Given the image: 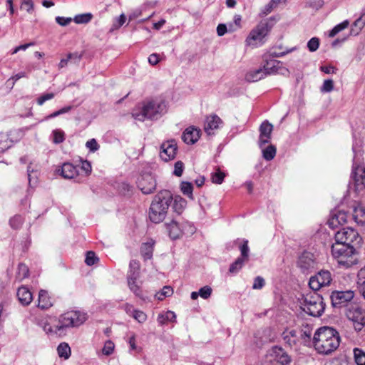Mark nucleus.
Here are the masks:
<instances>
[{"instance_id":"f257e3e1","label":"nucleus","mask_w":365,"mask_h":365,"mask_svg":"<svg viewBox=\"0 0 365 365\" xmlns=\"http://www.w3.org/2000/svg\"><path fill=\"white\" fill-rule=\"evenodd\" d=\"M339 334L331 327H323L314 333L313 345L319 354H329L339 347Z\"/></svg>"},{"instance_id":"f03ea898","label":"nucleus","mask_w":365,"mask_h":365,"mask_svg":"<svg viewBox=\"0 0 365 365\" xmlns=\"http://www.w3.org/2000/svg\"><path fill=\"white\" fill-rule=\"evenodd\" d=\"M166 113L165 101L155 98L145 101L142 106L132 112V117L138 121L143 122L145 119L157 120Z\"/></svg>"},{"instance_id":"7ed1b4c3","label":"nucleus","mask_w":365,"mask_h":365,"mask_svg":"<svg viewBox=\"0 0 365 365\" xmlns=\"http://www.w3.org/2000/svg\"><path fill=\"white\" fill-rule=\"evenodd\" d=\"M173 197L172 193L167 190L160 191L153 198L150 210L149 218L154 223L163 222L173 202Z\"/></svg>"},{"instance_id":"20e7f679","label":"nucleus","mask_w":365,"mask_h":365,"mask_svg":"<svg viewBox=\"0 0 365 365\" xmlns=\"http://www.w3.org/2000/svg\"><path fill=\"white\" fill-rule=\"evenodd\" d=\"M277 20L274 17L261 21L257 26L251 31L247 38L248 44H253L254 41H261L272 30Z\"/></svg>"},{"instance_id":"39448f33","label":"nucleus","mask_w":365,"mask_h":365,"mask_svg":"<svg viewBox=\"0 0 365 365\" xmlns=\"http://www.w3.org/2000/svg\"><path fill=\"white\" fill-rule=\"evenodd\" d=\"M86 319L87 315L86 313L79 311H71L61 315L58 322L63 335L65 334L66 328L78 327L84 323Z\"/></svg>"},{"instance_id":"423d86ee","label":"nucleus","mask_w":365,"mask_h":365,"mask_svg":"<svg viewBox=\"0 0 365 365\" xmlns=\"http://www.w3.org/2000/svg\"><path fill=\"white\" fill-rule=\"evenodd\" d=\"M346 316L353 322L354 328L356 331H360L365 327V309L358 305H349L346 310Z\"/></svg>"},{"instance_id":"0eeeda50","label":"nucleus","mask_w":365,"mask_h":365,"mask_svg":"<svg viewBox=\"0 0 365 365\" xmlns=\"http://www.w3.org/2000/svg\"><path fill=\"white\" fill-rule=\"evenodd\" d=\"M264 361L276 365H287L290 363L291 357L282 348L274 346L267 351Z\"/></svg>"},{"instance_id":"6e6552de","label":"nucleus","mask_w":365,"mask_h":365,"mask_svg":"<svg viewBox=\"0 0 365 365\" xmlns=\"http://www.w3.org/2000/svg\"><path fill=\"white\" fill-rule=\"evenodd\" d=\"M354 245H349L340 242H336L331 246V253L335 258H339L338 262L343 265L349 266V264L343 259L344 257H351L354 252Z\"/></svg>"},{"instance_id":"1a4fd4ad","label":"nucleus","mask_w":365,"mask_h":365,"mask_svg":"<svg viewBox=\"0 0 365 365\" xmlns=\"http://www.w3.org/2000/svg\"><path fill=\"white\" fill-rule=\"evenodd\" d=\"M335 240L349 245L358 244L361 241L358 232L350 227L343 228L339 230L335 235Z\"/></svg>"},{"instance_id":"9d476101","label":"nucleus","mask_w":365,"mask_h":365,"mask_svg":"<svg viewBox=\"0 0 365 365\" xmlns=\"http://www.w3.org/2000/svg\"><path fill=\"white\" fill-rule=\"evenodd\" d=\"M331 280V272L322 269L310 278L309 285L312 290L317 291L322 287L329 285Z\"/></svg>"},{"instance_id":"9b49d317","label":"nucleus","mask_w":365,"mask_h":365,"mask_svg":"<svg viewBox=\"0 0 365 365\" xmlns=\"http://www.w3.org/2000/svg\"><path fill=\"white\" fill-rule=\"evenodd\" d=\"M167 231L168 232L169 236L173 240L179 238L185 232L186 227H189V233L193 234L195 231V228L186 222L184 225H180L179 222L175 220H172L170 222L165 223Z\"/></svg>"},{"instance_id":"f8f14e48","label":"nucleus","mask_w":365,"mask_h":365,"mask_svg":"<svg viewBox=\"0 0 365 365\" xmlns=\"http://www.w3.org/2000/svg\"><path fill=\"white\" fill-rule=\"evenodd\" d=\"M354 297V293L351 290L334 291L330 295L331 304L334 307H341L346 305Z\"/></svg>"},{"instance_id":"ddd939ff","label":"nucleus","mask_w":365,"mask_h":365,"mask_svg":"<svg viewBox=\"0 0 365 365\" xmlns=\"http://www.w3.org/2000/svg\"><path fill=\"white\" fill-rule=\"evenodd\" d=\"M178 145L175 140L163 142L160 145V158L165 162L173 160L177 153Z\"/></svg>"},{"instance_id":"4468645a","label":"nucleus","mask_w":365,"mask_h":365,"mask_svg":"<svg viewBox=\"0 0 365 365\" xmlns=\"http://www.w3.org/2000/svg\"><path fill=\"white\" fill-rule=\"evenodd\" d=\"M138 186L144 194H150L156 188V180L153 175L145 173L139 178Z\"/></svg>"},{"instance_id":"2eb2a0df","label":"nucleus","mask_w":365,"mask_h":365,"mask_svg":"<svg viewBox=\"0 0 365 365\" xmlns=\"http://www.w3.org/2000/svg\"><path fill=\"white\" fill-rule=\"evenodd\" d=\"M273 130V125L267 120L264 121L259 127V144L260 147H262L265 144L269 142L271 138L272 132Z\"/></svg>"},{"instance_id":"dca6fc26","label":"nucleus","mask_w":365,"mask_h":365,"mask_svg":"<svg viewBox=\"0 0 365 365\" xmlns=\"http://www.w3.org/2000/svg\"><path fill=\"white\" fill-rule=\"evenodd\" d=\"M222 123V120L217 115L207 116L205 123L204 130L208 135H212L215 133V130L217 129Z\"/></svg>"},{"instance_id":"f3484780","label":"nucleus","mask_w":365,"mask_h":365,"mask_svg":"<svg viewBox=\"0 0 365 365\" xmlns=\"http://www.w3.org/2000/svg\"><path fill=\"white\" fill-rule=\"evenodd\" d=\"M200 129L189 127L184 131L182 139L187 144H194L200 138Z\"/></svg>"},{"instance_id":"a211bd4d","label":"nucleus","mask_w":365,"mask_h":365,"mask_svg":"<svg viewBox=\"0 0 365 365\" xmlns=\"http://www.w3.org/2000/svg\"><path fill=\"white\" fill-rule=\"evenodd\" d=\"M298 266L303 270L306 271L314 267L313 255L309 252H304L302 254L298 259Z\"/></svg>"},{"instance_id":"6ab92c4d","label":"nucleus","mask_w":365,"mask_h":365,"mask_svg":"<svg viewBox=\"0 0 365 365\" xmlns=\"http://www.w3.org/2000/svg\"><path fill=\"white\" fill-rule=\"evenodd\" d=\"M351 178L354 179L356 186L365 187V168L357 166L353 168Z\"/></svg>"},{"instance_id":"aec40b11","label":"nucleus","mask_w":365,"mask_h":365,"mask_svg":"<svg viewBox=\"0 0 365 365\" xmlns=\"http://www.w3.org/2000/svg\"><path fill=\"white\" fill-rule=\"evenodd\" d=\"M325 304L322 299L319 302H317V303L314 305L312 304V306L307 307V308H303V310L310 316L319 317L323 314Z\"/></svg>"},{"instance_id":"412c9836","label":"nucleus","mask_w":365,"mask_h":365,"mask_svg":"<svg viewBox=\"0 0 365 365\" xmlns=\"http://www.w3.org/2000/svg\"><path fill=\"white\" fill-rule=\"evenodd\" d=\"M43 329L46 334H56L58 336H62L61 329L59 327L58 322L56 319H51V322H46L43 325Z\"/></svg>"},{"instance_id":"4be33fe9","label":"nucleus","mask_w":365,"mask_h":365,"mask_svg":"<svg viewBox=\"0 0 365 365\" xmlns=\"http://www.w3.org/2000/svg\"><path fill=\"white\" fill-rule=\"evenodd\" d=\"M17 297L20 303L24 306L29 305L32 301V294L24 287L19 288Z\"/></svg>"},{"instance_id":"5701e85b","label":"nucleus","mask_w":365,"mask_h":365,"mask_svg":"<svg viewBox=\"0 0 365 365\" xmlns=\"http://www.w3.org/2000/svg\"><path fill=\"white\" fill-rule=\"evenodd\" d=\"M78 169L73 164L65 163L61 168V175L64 178L71 179L78 175Z\"/></svg>"},{"instance_id":"b1692460","label":"nucleus","mask_w":365,"mask_h":365,"mask_svg":"<svg viewBox=\"0 0 365 365\" xmlns=\"http://www.w3.org/2000/svg\"><path fill=\"white\" fill-rule=\"evenodd\" d=\"M139 277H136V274L133 276H128V285L131 292H133L135 296L142 297V291L139 284L136 283V280Z\"/></svg>"},{"instance_id":"393cba45","label":"nucleus","mask_w":365,"mask_h":365,"mask_svg":"<svg viewBox=\"0 0 365 365\" xmlns=\"http://www.w3.org/2000/svg\"><path fill=\"white\" fill-rule=\"evenodd\" d=\"M52 303L46 291L41 290L38 294V307L42 309H46L51 307Z\"/></svg>"},{"instance_id":"a878e982","label":"nucleus","mask_w":365,"mask_h":365,"mask_svg":"<svg viewBox=\"0 0 365 365\" xmlns=\"http://www.w3.org/2000/svg\"><path fill=\"white\" fill-rule=\"evenodd\" d=\"M267 75L264 68H258L257 70L249 72L246 74L245 78L250 82L257 81Z\"/></svg>"},{"instance_id":"bb28decb","label":"nucleus","mask_w":365,"mask_h":365,"mask_svg":"<svg viewBox=\"0 0 365 365\" xmlns=\"http://www.w3.org/2000/svg\"><path fill=\"white\" fill-rule=\"evenodd\" d=\"M300 337L304 345L310 346L311 344H313V339H312V329L308 324L304 326L302 329Z\"/></svg>"},{"instance_id":"cd10ccee","label":"nucleus","mask_w":365,"mask_h":365,"mask_svg":"<svg viewBox=\"0 0 365 365\" xmlns=\"http://www.w3.org/2000/svg\"><path fill=\"white\" fill-rule=\"evenodd\" d=\"M356 283L359 292L365 299V267L359 271Z\"/></svg>"},{"instance_id":"c85d7f7f","label":"nucleus","mask_w":365,"mask_h":365,"mask_svg":"<svg viewBox=\"0 0 365 365\" xmlns=\"http://www.w3.org/2000/svg\"><path fill=\"white\" fill-rule=\"evenodd\" d=\"M154 242L143 243L140 247V252L145 259H150L153 256Z\"/></svg>"},{"instance_id":"c756f323","label":"nucleus","mask_w":365,"mask_h":365,"mask_svg":"<svg viewBox=\"0 0 365 365\" xmlns=\"http://www.w3.org/2000/svg\"><path fill=\"white\" fill-rule=\"evenodd\" d=\"M282 62L277 60L267 61L266 64L264 66V70L267 75L275 73L280 68Z\"/></svg>"},{"instance_id":"7c9ffc66","label":"nucleus","mask_w":365,"mask_h":365,"mask_svg":"<svg viewBox=\"0 0 365 365\" xmlns=\"http://www.w3.org/2000/svg\"><path fill=\"white\" fill-rule=\"evenodd\" d=\"M173 201V209L174 212H175L178 215H180L186 205V201L180 196L175 197Z\"/></svg>"},{"instance_id":"2f4dec72","label":"nucleus","mask_w":365,"mask_h":365,"mask_svg":"<svg viewBox=\"0 0 365 365\" xmlns=\"http://www.w3.org/2000/svg\"><path fill=\"white\" fill-rule=\"evenodd\" d=\"M58 354L61 358L68 359L71 356V348L66 342L61 343L57 348Z\"/></svg>"},{"instance_id":"473e14b6","label":"nucleus","mask_w":365,"mask_h":365,"mask_svg":"<svg viewBox=\"0 0 365 365\" xmlns=\"http://www.w3.org/2000/svg\"><path fill=\"white\" fill-rule=\"evenodd\" d=\"M347 221V215L344 212H338L334 214L331 219L329 220L331 225H336V223L342 225Z\"/></svg>"},{"instance_id":"72a5a7b5","label":"nucleus","mask_w":365,"mask_h":365,"mask_svg":"<svg viewBox=\"0 0 365 365\" xmlns=\"http://www.w3.org/2000/svg\"><path fill=\"white\" fill-rule=\"evenodd\" d=\"M354 358L356 365H365V351L359 348L353 349Z\"/></svg>"},{"instance_id":"f704fd0d","label":"nucleus","mask_w":365,"mask_h":365,"mask_svg":"<svg viewBox=\"0 0 365 365\" xmlns=\"http://www.w3.org/2000/svg\"><path fill=\"white\" fill-rule=\"evenodd\" d=\"M93 19V14L91 13H86L78 14L73 18V21L76 24H83L89 23Z\"/></svg>"},{"instance_id":"c9c22d12","label":"nucleus","mask_w":365,"mask_h":365,"mask_svg":"<svg viewBox=\"0 0 365 365\" xmlns=\"http://www.w3.org/2000/svg\"><path fill=\"white\" fill-rule=\"evenodd\" d=\"M180 190L185 195H187L190 199H193V186L192 183L189 182H182L180 184Z\"/></svg>"},{"instance_id":"e433bc0d","label":"nucleus","mask_w":365,"mask_h":365,"mask_svg":"<svg viewBox=\"0 0 365 365\" xmlns=\"http://www.w3.org/2000/svg\"><path fill=\"white\" fill-rule=\"evenodd\" d=\"M245 261L246 260L243 258L238 257L232 264H231L229 272L232 274L238 272L242 269Z\"/></svg>"},{"instance_id":"4c0bfd02","label":"nucleus","mask_w":365,"mask_h":365,"mask_svg":"<svg viewBox=\"0 0 365 365\" xmlns=\"http://www.w3.org/2000/svg\"><path fill=\"white\" fill-rule=\"evenodd\" d=\"M281 0H271L262 9L260 15L261 16H264L269 14L274 8H275L279 3Z\"/></svg>"},{"instance_id":"58836bf2","label":"nucleus","mask_w":365,"mask_h":365,"mask_svg":"<svg viewBox=\"0 0 365 365\" xmlns=\"http://www.w3.org/2000/svg\"><path fill=\"white\" fill-rule=\"evenodd\" d=\"M29 268L24 264H19L16 273V278L21 281L29 276Z\"/></svg>"},{"instance_id":"ea45409f","label":"nucleus","mask_w":365,"mask_h":365,"mask_svg":"<svg viewBox=\"0 0 365 365\" xmlns=\"http://www.w3.org/2000/svg\"><path fill=\"white\" fill-rule=\"evenodd\" d=\"M11 146V141L6 134L0 133V153L6 150Z\"/></svg>"},{"instance_id":"a19ab883","label":"nucleus","mask_w":365,"mask_h":365,"mask_svg":"<svg viewBox=\"0 0 365 365\" xmlns=\"http://www.w3.org/2000/svg\"><path fill=\"white\" fill-rule=\"evenodd\" d=\"M262 153L263 158L266 160H271L276 155V148L274 145H270L266 149L263 150Z\"/></svg>"},{"instance_id":"79ce46f5","label":"nucleus","mask_w":365,"mask_h":365,"mask_svg":"<svg viewBox=\"0 0 365 365\" xmlns=\"http://www.w3.org/2000/svg\"><path fill=\"white\" fill-rule=\"evenodd\" d=\"M365 26V20L364 21L362 17L356 19L353 26L351 29V34L356 35L359 34V31Z\"/></svg>"},{"instance_id":"37998d69","label":"nucleus","mask_w":365,"mask_h":365,"mask_svg":"<svg viewBox=\"0 0 365 365\" xmlns=\"http://www.w3.org/2000/svg\"><path fill=\"white\" fill-rule=\"evenodd\" d=\"M225 177V173L217 169L215 173H213L211 175L212 182L215 184H221Z\"/></svg>"},{"instance_id":"c03bdc74","label":"nucleus","mask_w":365,"mask_h":365,"mask_svg":"<svg viewBox=\"0 0 365 365\" xmlns=\"http://www.w3.org/2000/svg\"><path fill=\"white\" fill-rule=\"evenodd\" d=\"M323 298L321 295H319L318 293L316 292V291L313 292H310L305 296H304V302L305 303H311L312 302H319L320 300H322Z\"/></svg>"},{"instance_id":"a18cd8bd","label":"nucleus","mask_w":365,"mask_h":365,"mask_svg":"<svg viewBox=\"0 0 365 365\" xmlns=\"http://www.w3.org/2000/svg\"><path fill=\"white\" fill-rule=\"evenodd\" d=\"M349 21L347 20L334 26L329 33L330 37L335 36L339 32L345 29L349 26Z\"/></svg>"},{"instance_id":"49530a36","label":"nucleus","mask_w":365,"mask_h":365,"mask_svg":"<svg viewBox=\"0 0 365 365\" xmlns=\"http://www.w3.org/2000/svg\"><path fill=\"white\" fill-rule=\"evenodd\" d=\"M130 271L128 276H133L136 274V277H139L140 263L137 260H131L130 262Z\"/></svg>"},{"instance_id":"de8ad7c7","label":"nucleus","mask_w":365,"mask_h":365,"mask_svg":"<svg viewBox=\"0 0 365 365\" xmlns=\"http://www.w3.org/2000/svg\"><path fill=\"white\" fill-rule=\"evenodd\" d=\"M173 290L170 286H165L162 291L156 294L158 300H163L165 297H170L173 294Z\"/></svg>"},{"instance_id":"09e8293b","label":"nucleus","mask_w":365,"mask_h":365,"mask_svg":"<svg viewBox=\"0 0 365 365\" xmlns=\"http://www.w3.org/2000/svg\"><path fill=\"white\" fill-rule=\"evenodd\" d=\"M23 218L21 215H15L9 220L11 227L14 229H19L23 224Z\"/></svg>"},{"instance_id":"8fccbe9b","label":"nucleus","mask_w":365,"mask_h":365,"mask_svg":"<svg viewBox=\"0 0 365 365\" xmlns=\"http://www.w3.org/2000/svg\"><path fill=\"white\" fill-rule=\"evenodd\" d=\"M53 141L56 144H59L64 141L65 134L64 132L61 130H54L53 131Z\"/></svg>"},{"instance_id":"3c124183","label":"nucleus","mask_w":365,"mask_h":365,"mask_svg":"<svg viewBox=\"0 0 365 365\" xmlns=\"http://www.w3.org/2000/svg\"><path fill=\"white\" fill-rule=\"evenodd\" d=\"M98 260V258L96 257L94 252L88 251L86 252L85 262L87 265H93Z\"/></svg>"},{"instance_id":"603ef678","label":"nucleus","mask_w":365,"mask_h":365,"mask_svg":"<svg viewBox=\"0 0 365 365\" xmlns=\"http://www.w3.org/2000/svg\"><path fill=\"white\" fill-rule=\"evenodd\" d=\"M324 5L323 0H309L306 3V7H309L315 10H319Z\"/></svg>"},{"instance_id":"864d4df0","label":"nucleus","mask_w":365,"mask_h":365,"mask_svg":"<svg viewBox=\"0 0 365 365\" xmlns=\"http://www.w3.org/2000/svg\"><path fill=\"white\" fill-rule=\"evenodd\" d=\"M333 89H334V81L331 79H327L324 81L320 91L322 93H329V92H331V91H333Z\"/></svg>"},{"instance_id":"5fc2aeb1","label":"nucleus","mask_w":365,"mask_h":365,"mask_svg":"<svg viewBox=\"0 0 365 365\" xmlns=\"http://www.w3.org/2000/svg\"><path fill=\"white\" fill-rule=\"evenodd\" d=\"M71 108H72V106L63 107L61 109H60V110H58L57 111H55V112L52 113L51 114L47 115L45 118V120H48V119L57 117V116H58V115H60L61 114L68 113V112H69L71 110Z\"/></svg>"},{"instance_id":"6e6d98bb","label":"nucleus","mask_w":365,"mask_h":365,"mask_svg":"<svg viewBox=\"0 0 365 365\" xmlns=\"http://www.w3.org/2000/svg\"><path fill=\"white\" fill-rule=\"evenodd\" d=\"M319 46V39L317 37L312 38L307 43V47L311 52L316 51Z\"/></svg>"},{"instance_id":"4d7b16f0","label":"nucleus","mask_w":365,"mask_h":365,"mask_svg":"<svg viewBox=\"0 0 365 365\" xmlns=\"http://www.w3.org/2000/svg\"><path fill=\"white\" fill-rule=\"evenodd\" d=\"M132 317L139 323H143L147 319V315L143 312L137 309L133 311Z\"/></svg>"},{"instance_id":"13d9d810","label":"nucleus","mask_w":365,"mask_h":365,"mask_svg":"<svg viewBox=\"0 0 365 365\" xmlns=\"http://www.w3.org/2000/svg\"><path fill=\"white\" fill-rule=\"evenodd\" d=\"M114 347V344L111 341H107L104 344L102 352L104 355L109 356L113 353Z\"/></svg>"},{"instance_id":"bf43d9fd","label":"nucleus","mask_w":365,"mask_h":365,"mask_svg":"<svg viewBox=\"0 0 365 365\" xmlns=\"http://www.w3.org/2000/svg\"><path fill=\"white\" fill-rule=\"evenodd\" d=\"M184 170V163L179 160L177 161L174 165L173 174L178 177H180L182 175Z\"/></svg>"},{"instance_id":"052dcab7","label":"nucleus","mask_w":365,"mask_h":365,"mask_svg":"<svg viewBox=\"0 0 365 365\" xmlns=\"http://www.w3.org/2000/svg\"><path fill=\"white\" fill-rule=\"evenodd\" d=\"M248 241L245 240L242 245L240 246V252H241V258H243L245 260H248L249 257V247H248Z\"/></svg>"},{"instance_id":"680f3d73","label":"nucleus","mask_w":365,"mask_h":365,"mask_svg":"<svg viewBox=\"0 0 365 365\" xmlns=\"http://www.w3.org/2000/svg\"><path fill=\"white\" fill-rule=\"evenodd\" d=\"M198 292L199 296L206 299L210 297L212 294V288L209 286H205L200 288Z\"/></svg>"},{"instance_id":"e2e57ef3","label":"nucleus","mask_w":365,"mask_h":365,"mask_svg":"<svg viewBox=\"0 0 365 365\" xmlns=\"http://www.w3.org/2000/svg\"><path fill=\"white\" fill-rule=\"evenodd\" d=\"M55 94L53 93H47L37 98V103L39 106H42L46 101L53 98Z\"/></svg>"},{"instance_id":"0e129e2a","label":"nucleus","mask_w":365,"mask_h":365,"mask_svg":"<svg viewBox=\"0 0 365 365\" xmlns=\"http://www.w3.org/2000/svg\"><path fill=\"white\" fill-rule=\"evenodd\" d=\"M265 284L264 279L262 277H255L254 280V283L252 285V289H262Z\"/></svg>"},{"instance_id":"69168bd1","label":"nucleus","mask_w":365,"mask_h":365,"mask_svg":"<svg viewBox=\"0 0 365 365\" xmlns=\"http://www.w3.org/2000/svg\"><path fill=\"white\" fill-rule=\"evenodd\" d=\"M86 146L87 148L90 150L91 152H95L98 150L99 145L96 140V139L93 138L88 140L86 143Z\"/></svg>"},{"instance_id":"338daca9","label":"nucleus","mask_w":365,"mask_h":365,"mask_svg":"<svg viewBox=\"0 0 365 365\" xmlns=\"http://www.w3.org/2000/svg\"><path fill=\"white\" fill-rule=\"evenodd\" d=\"M21 8L30 13L34 9L32 0H23Z\"/></svg>"},{"instance_id":"774afa93","label":"nucleus","mask_w":365,"mask_h":365,"mask_svg":"<svg viewBox=\"0 0 365 365\" xmlns=\"http://www.w3.org/2000/svg\"><path fill=\"white\" fill-rule=\"evenodd\" d=\"M56 21L62 26H66L68 25L71 21L72 19L70 17H61V16H57L56 18Z\"/></svg>"}]
</instances>
